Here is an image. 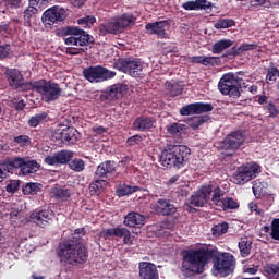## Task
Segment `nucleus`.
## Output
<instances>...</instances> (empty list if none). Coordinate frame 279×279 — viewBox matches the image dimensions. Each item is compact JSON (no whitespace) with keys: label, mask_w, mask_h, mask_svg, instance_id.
<instances>
[{"label":"nucleus","mask_w":279,"mask_h":279,"mask_svg":"<svg viewBox=\"0 0 279 279\" xmlns=\"http://www.w3.org/2000/svg\"><path fill=\"white\" fill-rule=\"evenodd\" d=\"M181 271L186 278L195 274H204L206 265L213 260L216 274H228L234 267V255L220 253L217 246L205 244L198 248L183 250L181 253Z\"/></svg>","instance_id":"1"},{"label":"nucleus","mask_w":279,"mask_h":279,"mask_svg":"<svg viewBox=\"0 0 279 279\" xmlns=\"http://www.w3.org/2000/svg\"><path fill=\"white\" fill-rule=\"evenodd\" d=\"M57 256L61 263L72 267H83L88 263V248L83 242L73 240L63 241L59 244Z\"/></svg>","instance_id":"2"},{"label":"nucleus","mask_w":279,"mask_h":279,"mask_svg":"<svg viewBox=\"0 0 279 279\" xmlns=\"http://www.w3.org/2000/svg\"><path fill=\"white\" fill-rule=\"evenodd\" d=\"M189 156L191 148L186 145L168 144L159 156V162L166 169H182L189 162Z\"/></svg>","instance_id":"3"},{"label":"nucleus","mask_w":279,"mask_h":279,"mask_svg":"<svg viewBox=\"0 0 279 279\" xmlns=\"http://www.w3.org/2000/svg\"><path fill=\"white\" fill-rule=\"evenodd\" d=\"M60 36H70L64 39L65 45H74L75 47H88L95 44V38L86 31L77 26H64L59 29Z\"/></svg>","instance_id":"4"},{"label":"nucleus","mask_w":279,"mask_h":279,"mask_svg":"<svg viewBox=\"0 0 279 279\" xmlns=\"http://www.w3.org/2000/svg\"><path fill=\"white\" fill-rule=\"evenodd\" d=\"M32 86L33 87L31 90L38 93L45 104L57 101V99H60L62 95V88H60V84L52 81L41 78L39 81H34Z\"/></svg>","instance_id":"5"},{"label":"nucleus","mask_w":279,"mask_h":279,"mask_svg":"<svg viewBox=\"0 0 279 279\" xmlns=\"http://www.w3.org/2000/svg\"><path fill=\"white\" fill-rule=\"evenodd\" d=\"M136 23V16L132 13H124L118 17L114 19V21L107 22L105 24H101L99 27L100 34L102 36H106L108 34H123L130 25H134Z\"/></svg>","instance_id":"6"},{"label":"nucleus","mask_w":279,"mask_h":279,"mask_svg":"<svg viewBox=\"0 0 279 279\" xmlns=\"http://www.w3.org/2000/svg\"><path fill=\"white\" fill-rule=\"evenodd\" d=\"M83 77L90 82V84H101V82L114 80L117 72L110 71L104 68V65H90L83 70Z\"/></svg>","instance_id":"7"},{"label":"nucleus","mask_w":279,"mask_h":279,"mask_svg":"<svg viewBox=\"0 0 279 279\" xmlns=\"http://www.w3.org/2000/svg\"><path fill=\"white\" fill-rule=\"evenodd\" d=\"M241 83L239 77L234 76V73H227L222 75L218 83V89L221 95H228L232 99H239L241 97Z\"/></svg>","instance_id":"8"},{"label":"nucleus","mask_w":279,"mask_h":279,"mask_svg":"<svg viewBox=\"0 0 279 279\" xmlns=\"http://www.w3.org/2000/svg\"><path fill=\"white\" fill-rule=\"evenodd\" d=\"M245 143V134L241 131L231 132L222 142L219 143L218 148L226 153V156H234L236 150Z\"/></svg>","instance_id":"9"},{"label":"nucleus","mask_w":279,"mask_h":279,"mask_svg":"<svg viewBox=\"0 0 279 279\" xmlns=\"http://www.w3.org/2000/svg\"><path fill=\"white\" fill-rule=\"evenodd\" d=\"M114 69L131 75V77H141L143 75V61L132 58L119 59L114 63Z\"/></svg>","instance_id":"10"},{"label":"nucleus","mask_w":279,"mask_h":279,"mask_svg":"<svg viewBox=\"0 0 279 279\" xmlns=\"http://www.w3.org/2000/svg\"><path fill=\"white\" fill-rule=\"evenodd\" d=\"M52 141L57 145H75L80 141V132L73 128H59L52 132Z\"/></svg>","instance_id":"11"},{"label":"nucleus","mask_w":279,"mask_h":279,"mask_svg":"<svg viewBox=\"0 0 279 279\" xmlns=\"http://www.w3.org/2000/svg\"><path fill=\"white\" fill-rule=\"evenodd\" d=\"M258 173H260V166L257 163L240 166L233 175V182L239 185L247 184V182L254 180Z\"/></svg>","instance_id":"12"},{"label":"nucleus","mask_w":279,"mask_h":279,"mask_svg":"<svg viewBox=\"0 0 279 279\" xmlns=\"http://www.w3.org/2000/svg\"><path fill=\"white\" fill-rule=\"evenodd\" d=\"M8 84L13 90H32L34 82H25V77L19 69H7L4 72Z\"/></svg>","instance_id":"13"},{"label":"nucleus","mask_w":279,"mask_h":279,"mask_svg":"<svg viewBox=\"0 0 279 279\" xmlns=\"http://www.w3.org/2000/svg\"><path fill=\"white\" fill-rule=\"evenodd\" d=\"M66 19V10L58 5L47 9L41 15V23L45 27L52 28L53 25L62 23Z\"/></svg>","instance_id":"14"},{"label":"nucleus","mask_w":279,"mask_h":279,"mask_svg":"<svg viewBox=\"0 0 279 279\" xmlns=\"http://www.w3.org/2000/svg\"><path fill=\"white\" fill-rule=\"evenodd\" d=\"M223 196V191L219 187H216L214 190L213 196H211V204L214 206H218V208H223V210H238L240 204L239 201L232 198V197H225Z\"/></svg>","instance_id":"15"},{"label":"nucleus","mask_w":279,"mask_h":279,"mask_svg":"<svg viewBox=\"0 0 279 279\" xmlns=\"http://www.w3.org/2000/svg\"><path fill=\"white\" fill-rule=\"evenodd\" d=\"M213 104L210 102H193L185 105L180 109L181 117H191V114H203L204 112H213Z\"/></svg>","instance_id":"16"},{"label":"nucleus","mask_w":279,"mask_h":279,"mask_svg":"<svg viewBox=\"0 0 279 279\" xmlns=\"http://www.w3.org/2000/svg\"><path fill=\"white\" fill-rule=\"evenodd\" d=\"M102 239H110V236H117L118 239H123L124 245H133L134 244V238L132 236V233H130V230L126 228H109L105 229L101 232Z\"/></svg>","instance_id":"17"},{"label":"nucleus","mask_w":279,"mask_h":279,"mask_svg":"<svg viewBox=\"0 0 279 279\" xmlns=\"http://www.w3.org/2000/svg\"><path fill=\"white\" fill-rule=\"evenodd\" d=\"M128 90V87L123 84L111 85L100 95V101L109 104V101H117V99H122Z\"/></svg>","instance_id":"18"},{"label":"nucleus","mask_w":279,"mask_h":279,"mask_svg":"<svg viewBox=\"0 0 279 279\" xmlns=\"http://www.w3.org/2000/svg\"><path fill=\"white\" fill-rule=\"evenodd\" d=\"M117 173V162L112 160H107L97 167L95 171V178H98V180H110L112 175Z\"/></svg>","instance_id":"19"},{"label":"nucleus","mask_w":279,"mask_h":279,"mask_svg":"<svg viewBox=\"0 0 279 279\" xmlns=\"http://www.w3.org/2000/svg\"><path fill=\"white\" fill-rule=\"evenodd\" d=\"M167 27H169V21H158L155 23H148L145 25V29L150 34L157 36L161 40L169 38V34L167 33Z\"/></svg>","instance_id":"20"},{"label":"nucleus","mask_w":279,"mask_h":279,"mask_svg":"<svg viewBox=\"0 0 279 279\" xmlns=\"http://www.w3.org/2000/svg\"><path fill=\"white\" fill-rule=\"evenodd\" d=\"M71 160H73V151L61 150L54 153L53 156H46L44 162L53 167V165H69Z\"/></svg>","instance_id":"21"},{"label":"nucleus","mask_w":279,"mask_h":279,"mask_svg":"<svg viewBox=\"0 0 279 279\" xmlns=\"http://www.w3.org/2000/svg\"><path fill=\"white\" fill-rule=\"evenodd\" d=\"M156 124V118L147 114L137 117L133 122V130L137 132H149L154 130Z\"/></svg>","instance_id":"22"},{"label":"nucleus","mask_w":279,"mask_h":279,"mask_svg":"<svg viewBox=\"0 0 279 279\" xmlns=\"http://www.w3.org/2000/svg\"><path fill=\"white\" fill-rule=\"evenodd\" d=\"M31 221L33 223H36V226H39V228H47L49 223H51L53 219V211L49 210H39V211H34L31 214Z\"/></svg>","instance_id":"23"},{"label":"nucleus","mask_w":279,"mask_h":279,"mask_svg":"<svg viewBox=\"0 0 279 279\" xmlns=\"http://www.w3.org/2000/svg\"><path fill=\"white\" fill-rule=\"evenodd\" d=\"M141 279H160L158 268L149 262H141L138 265Z\"/></svg>","instance_id":"24"},{"label":"nucleus","mask_w":279,"mask_h":279,"mask_svg":"<svg viewBox=\"0 0 279 279\" xmlns=\"http://www.w3.org/2000/svg\"><path fill=\"white\" fill-rule=\"evenodd\" d=\"M210 193H213L211 187H203L202 190L197 191L191 197V204L198 208H202L208 204V199H210Z\"/></svg>","instance_id":"25"},{"label":"nucleus","mask_w":279,"mask_h":279,"mask_svg":"<svg viewBox=\"0 0 279 279\" xmlns=\"http://www.w3.org/2000/svg\"><path fill=\"white\" fill-rule=\"evenodd\" d=\"M182 8L189 12L193 10H210V8H213V3L208 0H192L183 3Z\"/></svg>","instance_id":"26"},{"label":"nucleus","mask_w":279,"mask_h":279,"mask_svg":"<svg viewBox=\"0 0 279 279\" xmlns=\"http://www.w3.org/2000/svg\"><path fill=\"white\" fill-rule=\"evenodd\" d=\"M124 223L129 228H136V226H144L145 225V216H143L136 211L129 213L124 218Z\"/></svg>","instance_id":"27"},{"label":"nucleus","mask_w":279,"mask_h":279,"mask_svg":"<svg viewBox=\"0 0 279 279\" xmlns=\"http://www.w3.org/2000/svg\"><path fill=\"white\" fill-rule=\"evenodd\" d=\"M138 191H143V187L138 185H128L125 183L118 185L116 189V195L118 197H125L128 195H132L134 193H138Z\"/></svg>","instance_id":"28"},{"label":"nucleus","mask_w":279,"mask_h":279,"mask_svg":"<svg viewBox=\"0 0 279 279\" xmlns=\"http://www.w3.org/2000/svg\"><path fill=\"white\" fill-rule=\"evenodd\" d=\"M51 193L53 197H56L57 199H61V202H66V199H69V197H71L72 195L71 189L60 185H54L51 189Z\"/></svg>","instance_id":"29"},{"label":"nucleus","mask_w":279,"mask_h":279,"mask_svg":"<svg viewBox=\"0 0 279 279\" xmlns=\"http://www.w3.org/2000/svg\"><path fill=\"white\" fill-rule=\"evenodd\" d=\"M47 121H49V113L46 111H40L32 116L28 119L27 123L29 128H38V125H40L41 123H47Z\"/></svg>","instance_id":"30"},{"label":"nucleus","mask_w":279,"mask_h":279,"mask_svg":"<svg viewBox=\"0 0 279 279\" xmlns=\"http://www.w3.org/2000/svg\"><path fill=\"white\" fill-rule=\"evenodd\" d=\"M166 88L171 97H178L184 90V85L179 81H167Z\"/></svg>","instance_id":"31"},{"label":"nucleus","mask_w":279,"mask_h":279,"mask_svg":"<svg viewBox=\"0 0 279 279\" xmlns=\"http://www.w3.org/2000/svg\"><path fill=\"white\" fill-rule=\"evenodd\" d=\"M27 221H29V219L25 217V213L23 210H13L10 213V222L14 228L22 223H27Z\"/></svg>","instance_id":"32"},{"label":"nucleus","mask_w":279,"mask_h":279,"mask_svg":"<svg viewBox=\"0 0 279 279\" xmlns=\"http://www.w3.org/2000/svg\"><path fill=\"white\" fill-rule=\"evenodd\" d=\"M232 45H234V41L230 39H220L211 46V53L219 56L222 51H226V49H230Z\"/></svg>","instance_id":"33"},{"label":"nucleus","mask_w":279,"mask_h":279,"mask_svg":"<svg viewBox=\"0 0 279 279\" xmlns=\"http://www.w3.org/2000/svg\"><path fill=\"white\" fill-rule=\"evenodd\" d=\"M107 182L104 179L96 178L89 184V193L90 195H101L104 193V187L106 186Z\"/></svg>","instance_id":"34"},{"label":"nucleus","mask_w":279,"mask_h":279,"mask_svg":"<svg viewBox=\"0 0 279 279\" xmlns=\"http://www.w3.org/2000/svg\"><path fill=\"white\" fill-rule=\"evenodd\" d=\"M25 158L22 157L4 159V162H7L9 171L11 172V175L14 174V171H16V169H21L25 165Z\"/></svg>","instance_id":"35"},{"label":"nucleus","mask_w":279,"mask_h":279,"mask_svg":"<svg viewBox=\"0 0 279 279\" xmlns=\"http://www.w3.org/2000/svg\"><path fill=\"white\" fill-rule=\"evenodd\" d=\"M43 191V184L40 183H25L22 186V193L23 195H38Z\"/></svg>","instance_id":"36"},{"label":"nucleus","mask_w":279,"mask_h":279,"mask_svg":"<svg viewBox=\"0 0 279 279\" xmlns=\"http://www.w3.org/2000/svg\"><path fill=\"white\" fill-rule=\"evenodd\" d=\"M263 269L266 278H279V262L277 264H265Z\"/></svg>","instance_id":"37"},{"label":"nucleus","mask_w":279,"mask_h":279,"mask_svg":"<svg viewBox=\"0 0 279 279\" xmlns=\"http://www.w3.org/2000/svg\"><path fill=\"white\" fill-rule=\"evenodd\" d=\"M207 121H210V117L197 116V117L189 118L187 125H190L192 130H197L198 128H201V125H204V123H207Z\"/></svg>","instance_id":"38"},{"label":"nucleus","mask_w":279,"mask_h":279,"mask_svg":"<svg viewBox=\"0 0 279 279\" xmlns=\"http://www.w3.org/2000/svg\"><path fill=\"white\" fill-rule=\"evenodd\" d=\"M238 247L242 258H247V256L252 253V241L247 239L241 240Z\"/></svg>","instance_id":"39"},{"label":"nucleus","mask_w":279,"mask_h":279,"mask_svg":"<svg viewBox=\"0 0 279 279\" xmlns=\"http://www.w3.org/2000/svg\"><path fill=\"white\" fill-rule=\"evenodd\" d=\"M38 14V9L36 7L28 5V8L24 11V25L29 27L32 25V20L36 19Z\"/></svg>","instance_id":"40"},{"label":"nucleus","mask_w":279,"mask_h":279,"mask_svg":"<svg viewBox=\"0 0 279 279\" xmlns=\"http://www.w3.org/2000/svg\"><path fill=\"white\" fill-rule=\"evenodd\" d=\"M156 210H178L170 199L159 198L155 204Z\"/></svg>","instance_id":"41"},{"label":"nucleus","mask_w":279,"mask_h":279,"mask_svg":"<svg viewBox=\"0 0 279 279\" xmlns=\"http://www.w3.org/2000/svg\"><path fill=\"white\" fill-rule=\"evenodd\" d=\"M236 22L232 19H219L214 24L215 29H228L230 27H234Z\"/></svg>","instance_id":"42"},{"label":"nucleus","mask_w":279,"mask_h":279,"mask_svg":"<svg viewBox=\"0 0 279 279\" xmlns=\"http://www.w3.org/2000/svg\"><path fill=\"white\" fill-rule=\"evenodd\" d=\"M69 167L72 171L82 173L86 169V162L83 159L75 158L69 163Z\"/></svg>","instance_id":"43"},{"label":"nucleus","mask_w":279,"mask_h":279,"mask_svg":"<svg viewBox=\"0 0 279 279\" xmlns=\"http://www.w3.org/2000/svg\"><path fill=\"white\" fill-rule=\"evenodd\" d=\"M228 228H229V226L227 222H221V223L215 225L211 228V234L214 236H223V234H226V232H228Z\"/></svg>","instance_id":"44"},{"label":"nucleus","mask_w":279,"mask_h":279,"mask_svg":"<svg viewBox=\"0 0 279 279\" xmlns=\"http://www.w3.org/2000/svg\"><path fill=\"white\" fill-rule=\"evenodd\" d=\"M245 53V50L243 49V45L241 44L240 47H232L231 49L227 50L222 58H236V56H243Z\"/></svg>","instance_id":"45"},{"label":"nucleus","mask_w":279,"mask_h":279,"mask_svg":"<svg viewBox=\"0 0 279 279\" xmlns=\"http://www.w3.org/2000/svg\"><path fill=\"white\" fill-rule=\"evenodd\" d=\"M279 77V70L276 66H271L268 69L267 71V75H266V84H274V82H276V80H278Z\"/></svg>","instance_id":"46"},{"label":"nucleus","mask_w":279,"mask_h":279,"mask_svg":"<svg viewBox=\"0 0 279 279\" xmlns=\"http://www.w3.org/2000/svg\"><path fill=\"white\" fill-rule=\"evenodd\" d=\"M10 175H12V172L10 171L5 160L0 161V184L3 182V180H8Z\"/></svg>","instance_id":"47"},{"label":"nucleus","mask_w":279,"mask_h":279,"mask_svg":"<svg viewBox=\"0 0 279 279\" xmlns=\"http://www.w3.org/2000/svg\"><path fill=\"white\" fill-rule=\"evenodd\" d=\"M20 189H21L20 180H10L5 186L7 193H11L12 195H14V193L19 192Z\"/></svg>","instance_id":"48"},{"label":"nucleus","mask_w":279,"mask_h":279,"mask_svg":"<svg viewBox=\"0 0 279 279\" xmlns=\"http://www.w3.org/2000/svg\"><path fill=\"white\" fill-rule=\"evenodd\" d=\"M263 109L267 110V112L271 119H276V117H278V114H279L278 107H276V105H274L272 101H270L266 106H264Z\"/></svg>","instance_id":"49"},{"label":"nucleus","mask_w":279,"mask_h":279,"mask_svg":"<svg viewBox=\"0 0 279 279\" xmlns=\"http://www.w3.org/2000/svg\"><path fill=\"white\" fill-rule=\"evenodd\" d=\"M97 19L93 15H87L85 17L78 19L77 24L83 25V27H90L92 25H95V22Z\"/></svg>","instance_id":"50"},{"label":"nucleus","mask_w":279,"mask_h":279,"mask_svg":"<svg viewBox=\"0 0 279 279\" xmlns=\"http://www.w3.org/2000/svg\"><path fill=\"white\" fill-rule=\"evenodd\" d=\"M14 143L20 145V147H25L32 143V138H29V135H19L14 137Z\"/></svg>","instance_id":"51"},{"label":"nucleus","mask_w":279,"mask_h":279,"mask_svg":"<svg viewBox=\"0 0 279 279\" xmlns=\"http://www.w3.org/2000/svg\"><path fill=\"white\" fill-rule=\"evenodd\" d=\"M11 51L12 46L10 44L0 45V60H5V58H10Z\"/></svg>","instance_id":"52"},{"label":"nucleus","mask_w":279,"mask_h":279,"mask_svg":"<svg viewBox=\"0 0 279 279\" xmlns=\"http://www.w3.org/2000/svg\"><path fill=\"white\" fill-rule=\"evenodd\" d=\"M184 130V124L172 123L167 126V132L169 134H180Z\"/></svg>","instance_id":"53"},{"label":"nucleus","mask_w":279,"mask_h":279,"mask_svg":"<svg viewBox=\"0 0 279 279\" xmlns=\"http://www.w3.org/2000/svg\"><path fill=\"white\" fill-rule=\"evenodd\" d=\"M219 62V57H206L203 56V66H215V64H218Z\"/></svg>","instance_id":"54"},{"label":"nucleus","mask_w":279,"mask_h":279,"mask_svg":"<svg viewBox=\"0 0 279 279\" xmlns=\"http://www.w3.org/2000/svg\"><path fill=\"white\" fill-rule=\"evenodd\" d=\"M4 5L7 8H11V10H19L21 5H23V0H3Z\"/></svg>","instance_id":"55"},{"label":"nucleus","mask_w":279,"mask_h":279,"mask_svg":"<svg viewBox=\"0 0 279 279\" xmlns=\"http://www.w3.org/2000/svg\"><path fill=\"white\" fill-rule=\"evenodd\" d=\"M161 228L165 230H173L175 228V219L173 217H170L161 222Z\"/></svg>","instance_id":"56"},{"label":"nucleus","mask_w":279,"mask_h":279,"mask_svg":"<svg viewBox=\"0 0 279 279\" xmlns=\"http://www.w3.org/2000/svg\"><path fill=\"white\" fill-rule=\"evenodd\" d=\"M128 145L133 147V145H138V143H143V136L136 134L126 140Z\"/></svg>","instance_id":"57"},{"label":"nucleus","mask_w":279,"mask_h":279,"mask_svg":"<svg viewBox=\"0 0 279 279\" xmlns=\"http://www.w3.org/2000/svg\"><path fill=\"white\" fill-rule=\"evenodd\" d=\"M252 5H264V8H270L271 7V1L269 0H253Z\"/></svg>","instance_id":"58"},{"label":"nucleus","mask_w":279,"mask_h":279,"mask_svg":"<svg viewBox=\"0 0 279 279\" xmlns=\"http://www.w3.org/2000/svg\"><path fill=\"white\" fill-rule=\"evenodd\" d=\"M242 48L244 49V51H254L258 49V44L242 43Z\"/></svg>","instance_id":"59"},{"label":"nucleus","mask_w":279,"mask_h":279,"mask_svg":"<svg viewBox=\"0 0 279 279\" xmlns=\"http://www.w3.org/2000/svg\"><path fill=\"white\" fill-rule=\"evenodd\" d=\"M26 167H28V169L34 173V171H36L40 165H38V161L36 160H28L26 161Z\"/></svg>","instance_id":"60"},{"label":"nucleus","mask_w":279,"mask_h":279,"mask_svg":"<svg viewBox=\"0 0 279 279\" xmlns=\"http://www.w3.org/2000/svg\"><path fill=\"white\" fill-rule=\"evenodd\" d=\"M82 51H84V49H80V48H66L65 53H68V56H80V53H82Z\"/></svg>","instance_id":"61"},{"label":"nucleus","mask_w":279,"mask_h":279,"mask_svg":"<svg viewBox=\"0 0 279 279\" xmlns=\"http://www.w3.org/2000/svg\"><path fill=\"white\" fill-rule=\"evenodd\" d=\"M204 60V56H197V57H189V62L192 64H202Z\"/></svg>","instance_id":"62"},{"label":"nucleus","mask_w":279,"mask_h":279,"mask_svg":"<svg viewBox=\"0 0 279 279\" xmlns=\"http://www.w3.org/2000/svg\"><path fill=\"white\" fill-rule=\"evenodd\" d=\"M263 204L265 205L266 210H269V207L271 204H274V197L267 196L264 201Z\"/></svg>","instance_id":"63"},{"label":"nucleus","mask_w":279,"mask_h":279,"mask_svg":"<svg viewBox=\"0 0 279 279\" xmlns=\"http://www.w3.org/2000/svg\"><path fill=\"white\" fill-rule=\"evenodd\" d=\"M268 99H269V97H267L265 95L257 96V102L259 104V106H265V104H269L267 101Z\"/></svg>","instance_id":"64"}]
</instances>
